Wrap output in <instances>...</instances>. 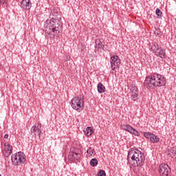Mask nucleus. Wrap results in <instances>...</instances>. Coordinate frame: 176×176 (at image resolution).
<instances>
[{"label": "nucleus", "instance_id": "1", "mask_svg": "<svg viewBox=\"0 0 176 176\" xmlns=\"http://www.w3.org/2000/svg\"><path fill=\"white\" fill-rule=\"evenodd\" d=\"M133 162V166L137 167L138 171L142 168V166L145 163V155L142 151L135 148H131L128 152L127 160H130Z\"/></svg>", "mask_w": 176, "mask_h": 176}, {"label": "nucleus", "instance_id": "2", "mask_svg": "<svg viewBox=\"0 0 176 176\" xmlns=\"http://www.w3.org/2000/svg\"><path fill=\"white\" fill-rule=\"evenodd\" d=\"M45 28H49L47 31V36L50 39H54L56 35L60 34V30H61V22L58 19H47L45 23L44 24Z\"/></svg>", "mask_w": 176, "mask_h": 176}, {"label": "nucleus", "instance_id": "3", "mask_svg": "<svg viewBox=\"0 0 176 176\" xmlns=\"http://www.w3.org/2000/svg\"><path fill=\"white\" fill-rule=\"evenodd\" d=\"M85 100L78 96L73 98L71 100V107L73 109L77 111V112H80L83 111L85 108Z\"/></svg>", "mask_w": 176, "mask_h": 176}, {"label": "nucleus", "instance_id": "4", "mask_svg": "<svg viewBox=\"0 0 176 176\" xmlns=\"http://www.w3.org/2000/svg\"><path fill=\"white\" fill-rule=\"evenodd\" d=\"M11 160L14 166H20V164H24L25 162V154L21 151L12 154Z\"/></svg>", "mask_w": 176, "mask_h": 176}, {"label": "nucleus", "instance_id": "5", "mask_svg": "<svg viewBox=\"0 0 176 176\" xmlns=\"http://www.w3.org/2000/svg\"><path fill=\"white\" fill-rule=\"evenodd\" d=\"M144 85L146 89H155L157 87L156 84V80L155 78V74H153L151 76H147L144 82Z\"/></svg>", "mask_w": 176, "mask_h": 176}, {"label": "nucleus", "instance_id": "6", "mask_svg": "<svg viewBox=\"0 0 176 176\" xmlns=\"http://www.w3.org/2000/svg\"><path fill=\"white\" fill-rule=\"evenodd\" d=\"M158 173L160 176H171V168L167 164H161L158 168Z\"/></svg>", "mask_w": 176, "mask_h": 176}, {"label": "nucleus", "instance_id": "7", "mask_svg": "<svg viewBox=\"0 0 176 176\" xmlns=\"http://www.w3.org/2000/svg\"><path fill=\"white\" fill-rule=\"evenodd\" d=\"M122 60H120V58L118 55H114L110 58L111 68L112 71H116L119 68Z\"/></svg>", "mask_w": 176, "mask_h": 176}, {"label": "nucleus", "instance_id": "8", "mask_svg": "<svg viewBox=\"0 0 176 176\" xmlns=\"http://www.w3.org/2000/svg\"><path fill=\"white\" fill-rule=\"evenodd\" d=\"M154 77L155 79V83L157 85V87H162L166 86V85L167 83L166 77H164L157 73L154 74Z\"/></svg>", "mask_w": 176, "mask_h": 176}, {"label": "nucleus", "instance_id": "9", "mask_svg": "<svg viewBox=\"0 0 176 176\" xmlns=\"http://www.w3.org/2000/svg\"><path fill=\"white\" fill-rule=\"evenodd\" d=\"M41 124L39 123L36 124L34 126H32L30 133L32 134L34 133V135H38L39 138L41 137V133H42V131H41Z\"/></svg>", "mask_w": 176, "mask_h": 176}, {"label": "nucleus", "instance_id": "10", "mask_svg": "<svg viewBox=\"0 0 176 176\" xmlns=\"http://www.w3.org/2000/svg\"><path fill=\"white\" fill-rule=\"evenodd\" d=\"M32 5L31 0H22L21 2V8L25 10H30Z\"/></svg>", "mask_w": 176, "mask_h": 176}, {"label": "nucleus", "instance_id": "11", "mask_svg": "<svg viewBox=\"0 0 176 176\" xmlns=\"http://www.w3.org/2000/svg\"><path fill=\"white\" fill-rule=\"evenodd\" d=\"M155 54L160 57V58H166V50L160 47L155 52Z\"/></svg>", "mask_w": 176, "mask_h": 176}, {"label": "nucleus", "instance_id": "12", "mask_svg": "<svg viewBox=\"0 0 176 176\" xmlns=\"http://www.w3.org/2000/svg\"><path fill=\"white\" fill-rule=\"evenodd\" d=\"M95 43V49L97 52H100V49H102V50H104V43H102L101 39L96 40Z\"/></svg>", "mask_w": 176, "mask_h": 176}, {"label": "nucleus", "instance_id": "13", "mask_svg": "<svg viewBox=\"0 0 176 176\" xmlns=\"http://www.w3.org/2000/svg\"><path fill=\"white\" fill-rule=\"evenodd\" d=\"M84 133L86 137H90L93 134V128L91 126H87L86 129L84 130Z\"/></svg>", "mask_w": 176, "mask_h": 176}, {"label": "nucleus", "instance_id": "14", "mask_svg": "<svg viewBox=\"0 0 176 176\" xmlns=\"http://www.w3.org/2000/svg\"><path fill=\"white\" fill-rule=\"evenodd\" d=\"M98 92L100 94L102 93H105V86L102 85V83L99 82L97 85Z\"/></svg>", "mask_w": 176, "mask_h": 176}, {"label": "nucleus", "instance_id": "15", "mask_svg": "<svg viewBox=\"0 0 176 176\" xmlns=\"http://www.w3.org/2000/svg\"><path fill=\"white\" fill-rule=\"evenodd\" d=\"M131 100H133V101H137V100H138V90L134 89V90L132 91Z\"/></svg>", "mask_w": 176, "mask_h": 176}, {"label": "nucleus", "instance_id": "16", "mask_svg": "<svg viewBox=\"0 0 176 176\" xmlns=\"http://www.w3.org/2000/svg\"><path fill=\"white\" fill-rule=\"evenodd\" d=\"M150 141L153 144H157V142H159L160 141V138L159 137H157V135L153 133V135H151V138L150 139Z\"/></svg>", "mask_w": 176, "mask_h": 176}, {"label": "nucleus", "instance_id": "17", "mask_svg": "<svg viewBox=\"0 0 176 176\" xmlns=\"http://www.w3.org/2000/svg\"><path fill=\"white\" fill-rule=\"evenodd\" d=\"M134 128L133 126H130V124H126V125H122V130H125V131H128V133H133V130Z\"/></svg>", "mask_w": 176, "mask_h": 176}, {"label": "nucleus", "instance_id": "18", "mask_svg": "<svg viewBox=\"0 0 176 176\" xmlns=\"http://www.w3.org/2000/svg\"><path fill=\"white\" fill-rule=\"evenodd\" d=\"M155 14H157V19H159L160 20H162V17H163V12L162 10L159 8H156L155 10Z\"/></svg>", "mask_w": 176, "mask_h": 176}, {"label": "nucleus", "instance_id": "19", "mask_svg": "<svg viewBox=\"0 0 176 176\" xmlns=\"http://www.w3.org/2000/svg\"><path fill=\"white\" fill-rule=\"evenodd\" d=\"M160 47L159 46V45L156 43H152V45H151V50H153V52H154V53L157 52V50H159Z\"/></svg>", "mask_w": 176, "mask_h": 176}, {"label": "nucleus", "instance_id": "20", "mask_svg": "<svg viewBox=\"0 0 176 176\" xmlns=\"http://www.w3.org/2000/svg\"><path fill=\"white\" fill-rule=\"evenodd\" d=\"M4 146L6 148V151H8L11 153L13 152V147L12 146V145L9 144V143L6 142Z\"/></svg>", "mask_w": 176, "mask_h": 176}, {"label": "nucleus", "instance_id": "21", "mask_svg": "<svg viewBox=\"0 0 176 176\" xmlns=\"http://www.w3.org/2000/svg\"><path fill=\"white\" fill-rule=\"evenodd\" d=\"M90 164L92 167H96L98 164V160L96 158H93L90 161Z\"/></svg>", "mask_w": 176, "mask_h": 176}, {"label": "nucleus", "instance_id": "22", "mask_svg": "<svg viewBox=\"0 0 176 176\" xmlns=\"http://www.w3.org/2000/svg\"><path fill=\"white\" fill-rule=\"evenodd\" d=\"M153 133L151 132H144V137L147 140H151Z\"/></svg>", "mask_w": 176, "mask_h": 176}, {"label": "nucleus", "instance_id": "23", "mask_svg": "<svg viewBox=\"0 0 176 176\" xmlns=\"http://www.w3.org/2000/svg\"><path fill=\"white\" fill-rule=\"evenodd\" d=\"M73 157L74 160H79L80 159V154L73 151Z\"/></svg>", "mask_w": 176, "mask_h": 176}, {"label": "nucleus", "instance_id": "24", "mask_svg": "<svg viewBox=\"0 0 176 176\" xmlns=\"http://www.w3.org/2000/svg\"><path fill=\"white\" fill-rule=\"evenodd\" d=\"M94 148H92L91 147H89L87 150V153L89 154L90 156H93V155H94Z\"/></svg>", "mask_w": 176, "mask_h": 176}, {"label": "nucleus", "instance_id": "25", "mask_svg": "<svg viewBox=\"0 0 176 176\" xmlns=\"http://www.w3.org/2000/svg\"><path fill=\"white\" fill-rule=\"evenodd\" d=\"M68 159L70 162H74V151H70L69 153V155H68Z\"/></svg>", "mask_w": 176, "mask_h": 176}, {"label": "nucleus", "instance_id": "26", "mask_svg": "<svg viewBox=\"0 0 176 176\" xmlns=\"http://www.w3.org/2000/svg\"><path fill=\"white\" fill-rule=\"evenodd\" d=\"M98 176H107V173L104 170H100L98 173Z\"/></svg>", "mask_w": 176, "mask_h": 176}, {"label": "nucleus", "instance_id": "27", "mask_svg": "<svg viewBox=\"0 0 176 176\" xmlns=\"http://www.w3.org/2000/svg\"><path fill=\"white\" fill-rule=\"evenodd\" d=\"M131 134H133V135H135L136 137H140V132L138 131L135 130V129L133 128Z\"/></svg>", "mask_w": 176, "mask_h": 176}, {"label": "nucleus", "instance_id": "28", "mask_svg": "<svg viewBox=\"0 0 176 176\" xmlns=\"http://www.w3.org/2000/svg\"><path fill=\"white\" fill-rule=\"evenodd\" d=\"M10 155H12V151H9L8 150H6V152L4 153V156L6 157H9V156H10Z\"/></svg>", "mask_w": 176, "mask_h": 176}, {"label": "nucleus", "instance_id": "29", "mask_svg": "<svg viewBox=\"0 0 176 176\" xmlns=\"http://www.w3.org/2000/svg\"><path fill=\"white\" fill-rule=\"evenodd\" d=\"M154 34L156 35V36H162V32L160 30L155 31Z\"/></svg>", "mask_w": 176, "mask_h": 176}, {"label": "nucleus", "instance_id": "30", "mask_svg": "<svg viewBox=\"0 0 176 176\" xmlns=\"http://www.w3.org/2000/svg\"><path fill=\"white\" fill-rule=\"evenodd\" d=\"M0 5H8V0H0Z\"/></svg>", "mask_w": 176, "mask_h": 176}, {"label": "nucleus", "instance_id": "31", "mask_svg": "<svg viewBox=\"0 0 176 176\" xmlns=\"http://www.w3.org/2000/svg\"><path fill=\"white\" fill-rule=\"evenodd\" d=\"M168 151V152H170V153H174V152L175 151H174V149H173V148H169Z\"/></svg>", "mask_w": 176, "mask_h": 176}, {"label": "nucleus", "instance_id": "32", "mask_svg": "<svg viewBox=\"0 0 176 176\" xmlns=\"http://www.w3.org/2000/svg\"><path fill=\"white\" fill-rule=\"evenodd\" d=\"M4 138H9V135L8 134H6L4 135Z\"/></svg>", "mask_w": 176, "mask_h": 176}, {"label": "nucleus", "instance_id": "33", "mask_svg": "<svg viewBox=\"0 0 176 176\" xmlns=\"http://www.w3.org/2000/svg\"><path fill=\"white\" fill-rule=\"evenodd\" d=\"M173 155H176V151H175V152H173Z\"/></svg>", "mask_w": 176, "mask_h": 176}, {"label": "nucleus", "instance_id": "34", "mask_svg": "<svg viewBox=\"0 0 176 176\" xmlns=\"http://www.w3.org/2000/svg\"><path fill=\"white\" fill-rule=\"evenodd\" d=\"M0 176H2V175L0 174Z\"/></svg>", "mask_w": 176, "mask_h": 176}]
</instances>
